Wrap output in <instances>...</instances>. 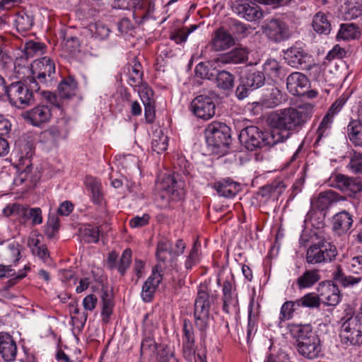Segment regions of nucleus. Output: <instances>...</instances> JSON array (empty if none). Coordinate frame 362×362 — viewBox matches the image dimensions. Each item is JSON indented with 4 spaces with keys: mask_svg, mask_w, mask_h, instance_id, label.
I'll use <instances>...</instances> for the list:
<instances>
[{
    "mask_svg": "<svg viewBox=\"0 0 362 362\" xmlns=\"http://www.w3.org/2000/svg\"><path fill=\"white\" fill-rule=\"evenodd\" d=\"M313 105L305 103L298 108H286L277 111L272 117L274 126L273 129H278L281 135L290 134L293 131L301 127L312 116Z\"/></svg>",
    "mask_w": 362,
    "mask_h": 362,
    "instance_id": "f257e3e1",
    "label": "nucleus"
},
{
    "mask_svg": "<svg viewBox=\"0 0 362 362\" xmlns=\"http://www.w3.org/2000/svg\"><path fill=\"white\" fill-rule=\"evenodd\" d=\"M288 138V134L281 135L278 129L270 132H263L257 127L249 126L244 128L239 135L240 141L249 151H255L264 147H271L284 142Z\"/></svg>",
    "mask_w": 362,
    "mask_h": 362,
    "instance_id": "f03ea898",
    "label": "nucleus"
},
{
    "mask_svg": "<svg viewBox=\"0 0 362 362\" xmlns=\"http://www.w3.org/2000/svg\"><path fill=\"white\" fill-rule=\"evenodd\" d=\"M290 331L296 339V349L300 356L308 359H314L320 355V339L310 325H293Z\"/></svg>",
    "mask_w": 362,
    "mask_h": 362,
    "instance_id": "7ed1b4c3",
    "label": "nucleus"
},
{
    "mask_svg": "<svg viewBox=\"0 0 362 362\" xmlns=\"http://www.w3.org/2000/svg\"><path fill=\"white\" fill-rule=\"evenodd\" d=\"M215 300L216 296L211 293L209 285L206 283L201 284L194 301V317L195 326L202 332V336H205L209 327L210 309Z\"/></svg>",
    "mask_w": 362,
    "mask_h": 362,
    "instance_id": "20e7f679",
    "label": "nucleus"
},
{
    "mask_svg": "<svg viewBox=\"0 0 362 362\" xmlns=\"http://www.w3.org/2000/svg\"><path fill=\"white\" fill-rule=\"evenodd\" d=\"M206 141L216 153L224 154L231 142L230 129L226 124L213 122L205 130Z\"/></svg>",
    "mask_w": 362,
    "mask_h": 362,
    "instance_id": "39448f33",
    "label": "nucleus"
},
{
    "mask_svg": "<svg viewBox=\"0 0 362 362\" xmlns=\"http://www.w3.org/2000/svg\"><path fill=\"white\" fill-rule=\"evenodd\" d=\"M348 315H351L343 322L341 327L339 337L342 344L349 345H358L362 343L361 325L357 317L353 316L351 309H349Z\"/></svg>",
    "mask_w": 362,
    "mask_h": 362,
    "instance_id": "423d86ee",
    "label": "nucleus"
},
{
    "mask_svg": "<svg viewBox=\"0 0 362 362\" xmlns=\"http://www.w3.org/2000/svg\"><path fill=\"white\" fill-rule=\"evenodd\" d=\"M337 255V248L329 243L321 241L310 245L306 252L308 264H316L332 262Z\"/></svg>",
    "mask_w": 362,
    "mask_h": 362,
    "instance_id": "0eeeda50",
    "label": "nucleus"
},
{
    "mask_svg": "<svg viewBox=\"0 0 362 362\" xmlns=\"http://www.w3.org/2000/svg\"><path fill=\"white\" fill-rule=\"evenodd\" d=\"M5 95L12 105L18 107H24L34 101L33 95L28 86L21 81L12 83L8 86H6Z\"/></svg>",
    "mask_w": 362,
    "mask_h": 362,
    "instance_id": "6e6552de",
    "label": "nucleus"
},
{
    "mask_svg": "<svg viewBox=\"0 0 362 362\" xmlns=\"http://www.w3.org/2000/svg\"><path fill=\"white\" fill-rule=\"evenodd\" d=\"M329 185L346 193L350 197H355L362 191V178L359 177L333 174L329 179Z\"/></svg>",
    "mask_w": 362,
    "mask_h": 362,
    "instance_id": "1a4fd4ad",
    "label": "nucleus"
},
{
    "mask_svg": "<svg viewBox=\"0 0 362 362\" xmlns=\"http://www.w3.org/2000/svg\"><path fill=\"white\" fill-rule=\"evenodd\" d=\"M214 95L202 94L194 98L191 103V110L196 117L208 120L215 115L216 105L212 97Z\"/></svg>",
    "mask_w": 362,
    "mask_h": 362,
    "instance_id": "9d476101",
    "label": "nucleus"
},
{
    "mask_svg": "<svg viewBox=\"0 0 362 362\" xmlns=\"http://www.w3.org/2000/svg\"><path fill=\"white\" fill-rule=\"evenodd\" d=\"M263 33L271 40L280 42L288 40L291 31L288 25L279 19H271L262 26Z\"/></svg>",
    "mask_w": 362,
    "mask_h": 362,
    "instance_id": "9b49d317",
    "label": "nucleus"
},
{
    "mask_svg": "<svg viewBox=\"0 0 362 362\" xmlns=\"http://www.w3.org/2000/svg\"><path fill=\"white\" fill-rule=\"evenodd\" d=\"M33 74H37V80L47 86L49 83H52L55 74V64L52 59L48 57H44L33 61L31 64Z\"/></svg>",
    "mask_w": 362,
    "mask_h": 362,
    "instance_id": "f8f14e48",
    "label": "nucleus"
},
{
    "mask_svg": "<svg viewBox=\"0 0 362 362\" xmlns=\"http://www.w3.org/2000/svg\"><path fill=\"white\" fill-rule=\"evenodd\" d=\"M284 59L290 66L303 70H309L315 65L312 57L301 47H291L287 49L284 52Z\"/></svg>",
    "mask_w": 362,
    "mask_h": 362,
    "instance_id": "ddd939ff",
    "label": "nucleus"
},
{
    "mask_svg": "<svg viewBox=\"0 0 362 362\" xmlns=\"http://www.w3.org/2000/svg\"><path fill=\"white\" fill-rule=\"evenodd\" d=\"M231 8L234 13L248 21H254L262 17L259 7L247 0L235 1Z\"/></svg>",
    "mask_w": 362,
    "mask_h": 362,
    "instance_id": "4468645a",
    "label": "nucleus"
},
{
    "mask_svg": "<svg viewBox=\"0 0 362 362\" xmlns=\"http://www.w3.org/2000/svg\"><path fill=\"white\" fill-rule=\"evenodd\" d=\"M163 267L157 264L152 271V274L144 282L141 290V298L145 302H150L163 279Z\"/></svg>",
    "mask_w": 362,
    "mask_h": 362,
    "instance_id": "2eb2a0df",
    "label": "nucleus"
},
{
    "mask_svg": "<svg viewBox=\"0 0 362 362\" xmlns=\"http://www.w3.org/2000/svg\"><path fill=\"white\" fill-rule=\"evenodd\" d=\"M25 120L33 126L39 127L42 124L49 121L52 116V110L48 105H37L24 115Z\"/></svg>",
    "mask_w": 362,
    "mask_h": 362,
    "instance_id": "dca6fc26",
    "label": "nucleus"
},
{
    "mask_svg": "<svg viewBox=\"0 0 362 362\" xmlns=\"http://www.w3.org/2000/svg\"><path fill=\"white\" fill-rule=\"evenodd\" d=\"M318 291L320 301L327 306H336L341 301L339 289L334 284H320Z\"/></svg>",
    "mask_w": 362,
    "mask_h": 362,
    "instance_id": "f3484780",
    "label": "nucleus"
},
{
    "mask_svg": "<svg viewBox=\"0 0 362 362\" xmlns=\"http://www.w3.org/2000/svg\"><path fill=\"white\" fill-rule=\"evenodd\" d=\"M0 354L6 362L13 361L17 355V344L7 332H0Z\"/></svg>",
    "mask_w": 362,
    "mask_h": 362,
    "instance_id": "a211bd4d",
    "label": "nucleus"
},
{
    "mask_svg": "<svg viewBox=\"0 0 362 362\" xmlns=\"http://www.w3.org/2000/svg\"><path fill=\"white\" fill-rule=\"evenodd\" d=\"M150 317L151 315L146 313L143 320V327L146 336L141 344L140 352L141 356H151L154 354L158 348L157 344L154 339L151 336L150 333L146 335L147 332H151L150 327L153 325L152 320H150Z\"/></svg>",
    "mask_w": 362,
    "mask_h": 362,
    "instance_id": "6ab92c4d",
    "label": "nucleus"
},
{
    "mask_svg": "<svg viewBox=\"0 0 362 362\" xmlns=\"http://www.w3.org/2000/svg\"><path fill=\"white\" fill-rule=\"evenodd\" d=\"M354 223L353 216L349 211L343 210L332 217V229L338 235L346 233Z\"/></svg>",
    "mask_w": 362,
    "mask_h": 362,
    "instance_id": "aec40b11",
    "label": "nucleus"
},
{
    "mask_svg": "<svg viewBox=\"0 0 362 362\" xmlns=\"http://www.w3.org/2000/svg\"><path fill=\"white\" fill-rule=\"evenodd\" d=\"M67 134L68 130L66 129L62 128L59 124L54 125L40 133V140L44 144L54 146L57 144L61 139L66 137Z\"/></svg>",
    "mask_w": 362,
    "mask_h": 362,
    "instance_id": "412c9836",
    "label": "nucleus"
},
{
    "mask_svg": "<svg viewBox=\"0 0 362 362\" xmlns=\"http://www.w3.org/2000/svg\"><path fill=\"white\" fill-rule=\"evenodd\" d=\"M308 83V78L300 72L291 74L286 80L287 88L293 95H303L300 90L305 88Z\"/></svg>",
    "mask_w": 362,
    "mask_h": 362,
    "instance_id": "4be33fe9",
    "label": "nucleus"
},
{
    "mask_svg": "<svg viewBox=\"0 0 362 362\" xmlns=\"http://www.w3.org/2000/svg\"><path fill=\"white\" fill-rule=\"evenodd\" d=\"M182 332L184 335L182 346L185 354L191 356L194 354V334L192 322L185 319L182 325Z\"/></svg>",
    "mask_w": 362,
    "mask_h": 362,
    "instance_id": "5701e85b",
    "label": "nucleus"
},
{
    "mask_svg": "<svg viewBox=\"0 0 362 362\" xmlns=\"http://www.w3.org/2000/svg\"><path fill=\"white\" fill-rule=\"evenodd\" d=\"M234 44L233 36L223 29H218L212 40V47L216 51L228 49Z\"/></svg>",
    "mask_w": 362,
    "mask_h": 362,
    "instance_id": "b1692460",
    "label": "nucleus"
},
{
    "mask_svg": "<svg viewBox=\"0 0 362 362\" xmlns=\"http://www.w3.org/2000/svg\"><path fill=\"white\" fill-rule=\"evenodd\" d=\"M214 188L219 196L229 198L236 194L238 191V185L230 178H227L214 182Z\"/></svg>",
    "mask_w": 362,
    "mask_h": 362,
    "instance_id": "393cba45",
    "label": "nucleus"
},
{
    "mask_svg": "<svg viewBox=\"0 0 362 362\" xmlns=\"http://www.w3.org/2000/svg\"><path fill=\"white\" fill-rule=\"evenodd\" d=\"M332 278L344 288L354 286L359 284L362 280V277L346 275L340 264L336 265L335 269L332 272Z\"/></svg>",
    "mask_w": 362,
    "mask_h": 362,
    "instance_id": "a878e982",
    "label": "nucleus"
},
{
    "mask_svg": "<svg viewBox=\"0 0 362 362\" xmlns=\"http://www.w3.org/2000/svg\"><path fill=\"white\" fill-rule=\"evenodd\" d=\"M321 276L318 269L306 270L296 279L299 289L310 288L320 281Z\"/></svg>",
    "mask_w": 362,
    "mask_h": 362,
    "instance_id": "bb28decb",
    "label": "nucleus"
},
{
    "mask_svg": "<svg viewBox=\"0 0 362 362\" xmlns=\"http://www.w3.org/2000/svg\"><path fill=\"white\" fill-rule=\"evenodd\" d=\"M344 199L343 197L339 196L335 192L329 190L320 194L316 200L315 205L319 210L323 211L330 207L334 202Z\"/></svg>",
    "mask_w": 362,
    "mask_h": 362,
    "instance_id": "cd10ccee",
    "label": "nucleus"
},
{
    "mask_svg": "<svg viewBox=\"0 0 362 362\" xmlns=\"http://www.w3.org/2000/svg\"><path fill=\"white\" fill-rule=\"evenodd\" d=\"M85 183L87 188L90 191L93 202L96 204H100L103 199L100 181L96 177L87 176Z\"/></svg>",
    "mask_w": 362,
    "mask_h": 362,
    "instance_id": "c85d7f7f",
    "label": "nucleus"
},
{
    "mask_svg": "<svg viewBox=\"0 0 362 362\" xmlns=\"http://www.w3.org/2000/svg\"><path fill=\"white\" fill-rule=\"evenodd\" d=\"M240 78L246 83V86L250 87L252 90L261 87L265 81L264 74L255 70H250Z\"/></svg>",
    "mask_w": 362,
    "mask_h": 362,
    "instance_id": "c756f323",
    "label": "nucleus"
},
{
    "mask_svg": "<svg viewBox=\"0 0 362 362\" xmlns=\"http://www.w3.org/2000/svg\"><path fill=\"white\" fill-rule=\"evenodd\" d=\"M312 27L320 34L327 35L331 30V24L327 16L322 12H317L313 18Z\"/></svg>",
    "mask_w": 362,
    "mask_h": 362,
    "instance_id": "7c9ffc66",
    "label": "nucleus"
},
{
    "mask_svg": "<svg viewBox=\"0 0 362 362\" xmlns=\"http://www.w3.org/2000/svg\"><path fill=\"white\" fill-rule=\"evenodd\" d=\"M247 52L244 48H235L221 57L224 64H238L247 59Z\"/></svg>",
    "mask_w": 362,
    "mask_h": 362,
    "instance_id": "2f4dec72",
    "label": "nucleus"
},
{
    "mask_svg": "<svg viewBox=\"0 0 362 362\" xmlns=\"http://www.w3.org/2000/svg\"><path fill=\"white\" fill-rule=\"evenodd\" d=\"M173 243L168 240H162L157 245L156 257L158 263L161 265V262H165L168 257H173Z\"/></svg>",
    "mask_w": 362,
    "mask_h": 362,
    "instance_id": "473e14b6",
    "label": "nucleus"
},
{
    "mask_svg": "<svg viewBox=\"0 0 362 362\" xmlns=\"http://www.w3.org/2000/svg\"><path fill=\"white\" fill-rule=\"evenodd\" d=\"M101 298L103 302V320L105 322H107L112 313V308L114 305L112 301V295L110 292H109L108 288L107 286H103L102 287Z\"/></svg>",
    "mask_w": 362,
    "mask_h": 362,
    "instance_id": "72a5a7b5",
    "label": "nucleus"
},
{
    "mask_svg": "<svg viewBox=\"0 0 362 362\" xmlns=\"http://www.w3.org/2000/svg\"><path fill=\"white\" fill-rule=\"evenodd\" d=\"M28 245L31 249L33 254L46 262L49 257L47 246L41 244L37 237H30L28 240Z\"/></svg>",
    "mask_w": 362,
    "mask_h": 362,
    "instance_id": "f704fd0d",
    "label": "nucleus"
},
{
    "mask_svg": "<svg viewBox=\"0 0 362 362\" xmlns=\"http://www.w3.org/2000/svg\"><path fill=\"white\" fill-rule=\"evenodd\" d=\"M347 131L350 141L355 146L362 147V122L359 120L351 121L347 127Z\"/></svg>",
    "mask_w": 362,
    "mask_h": 362,
    "instance_id": "c9c22d12",
    "label": "nucleus"
},
{
    "mask_svg": "<svg viewBox=\"0 0 362 362\" xmlns=\"http://www.w3.org/2000/svg\"><path fill=\"white\" fill-rule=\"evenodd\" d=\"M76 87L77 83L73 78H66L59 84L58 94L62 98H70L75 95Z\"/></svg>",
    "mask_w": 362,
    "mask_h": 362,
    "instance_id": "e433bc0d",
    "label": "nucleus"
},
{
    "mask_svg": "<svg viewBox=\"0 0 362 362\" xmlns=\"http://www.w3.org/2000/svg\"><path fill=\"white\" fill-rule=\"evenodd\" d=\"M360 36L358 28L354 23H342L337 33V38L344 40H354Z\"/></svg>",
    "mask_w": 362,
    "mask_h": 362,
    "instance_id": "4c0bfd02",
    "label": "nucleus"
},
{
    "mask_svg": "<svg viewBox=\"0 0 362 362\" xmlns=\"http://www.w3.org/2000/svg\"><path fill=\"white\" fill-rule=\"evenodd\" d=\"M286 188V185L281 180H274L271 184L267 185L261 188L260 193L262 196H272L278 198Z\"/></svg>",
    "mask_w": 362,
    "mask_h": 362,
    "instance_id": "58836bf2",
    "label": "nucleus"
},
{
    "mask_svg": "<svg viewBox=\"0 0 362 362\" xmlns=\"http://www.w3.org/2000/svg\"><path fill=\"white\" fill-rule=\"evenodd\" d=\"M215 81L218 88L228 90L233 88L235 76L227 71H221L216 74Z\"/></svg>",
    "mask_w": 362,
    "mask_h": 362,
    "instance_id": "ea45409f",
    "label": "nucleus"
},
{
    "mask_svg": "<svg viewBox=\"0 0 362 362\" xmlns=\"http://www.w3.org/2000/svg\"><path fill=\"white\" fill-rule=\"evenodd\" d=\"M333 117V116L328 113L324 116L316 132L315 144H318L323 138L329 135Z\"/></svg>",
    "mask_w": 362,
    "mask_h": 362,
    "instance_id": "a19ab883",
    "label": "nucleus"
},
{
    "mask_svg": "<svg viewBox=\"0 0 362 362\" xmlns=\"http://www.w3.org/2000/svg\"><path fill=\"white\" fill-rule=\"evenodd\" d=\"M80 235L86 243H97L99 240L100 230L98 226L85 225L80 228Z\"/></svg>",
    "mask_w": 362,
    "mask_h": 362,
    "instance_id": "79ce46f5",
    "label": "nucleus"
},
{
    "mask_svg": "<svg viewBox=\"0 0 362 362\" xmlns=\"http://www.w3.org/2000/svg\"><path fill=\"white\" fill-rule=\"evenodd\" d=\"M131 69L129 70V84L132 86H138L142 83L143 71L141 64L134 59Z\"/></svg>",
    "mask_w": 362,
    "mask_h": 362,
    "instance_id": "37998d69",
    "label": "nucleus"
},
{
    "mask_svg": "<svg viewBox=\"0 0 362 362\" xmlns=\"http://www.w3.org/2000/svg\"><path fill=\"white\" fill-rule=\"evenodd\" d=\"M168 146V138L161 131L155 132L153 136L151 148L157 153L164 152Z\"/></svg>",
    "mask_w": 362,
    "mask_h": 362,
    "instance_id": "c03bdc74",
    "label": "nucleus"
},
{
    "mask_svg": "<svg viewBox=\"0 0 362 362\" xmlns=\"http://www.w3.org/2000/svg\"><path fill=\"white\" fill-rule=\"evenodd\" d=\"M28 207L19 204H12L8 205L4 210L6 216H17L21 223H26V216Z\"/></svg>",
    "mask_w": 362,
    "mask_h": 362,
    "instance_id": "a18cd8bd",
    "label": "nucleus"
},
{
    "mask_svg": "<svg viewBox=\"0 0 362 362\" xmlns=\"http://www.w3.org/2000/svg\"><path fill=\"white\" fill-rule=\"evenodd\" d=\"M15 23L18 30L27 31L33 25V18L25 12L18 13L16 17Z\"/></svg>",
    "mask_w": 362,
    "mask_h": 362,
    "instance_id": "49530a36",
    "label": "nucleus"
},
{
    "mask_svg": "<svg viewBox=\"0 0 362 362\" xmlns=\"http://www.w3.org/2000/svg\"><path fill=\"white\" fill-rule=\"evenodd\" d=\"M90 30L93 37L99 40L106 39L110 33V28L101 22H97L94 25H90Z\"/></svg>",
    "mask_w": 362,
    "mask_h": 362,
    "instance_id": "de8ad7c7",
    "label": "nucleus"
},
{
    "mask_svg": "<svg viewBox=\"0 0 362 362\" xmlns=\"http://www.w3.org/2000/svg\"><path fill=\"white\" fill-rule=\"evenodd\" d=\"M45 46L40 42L34 41L27 42L25 45L24 52L26 58L33 57L43 53Z\"/></svg>",
    "mask_w": 362,
    "mask_h": 362,
    "instance_id": "09e8293b",
    "label": "nucleus"
},
{
    "mask_svg": "<svg viewBox=\"0 0 362 362\" xmlns=\"http://www.w3.org/2000/svg\"><path fill=\"white\" fill-rule=\"evenodd\" d=\"M223 310L230 313L238 310V300L237 294H225L223 297Z\"/></svg>",
    "mask_w": 362,
    "mask_h": 362,
    "instance_id": "8fccbe9b",
    "label": "nucleus"
},
{
    "mask_svg": "<svg viewBox=\"0 0 362 362\" xmlns=\"http://www.w3.org/2000/svg\"><path fill=\"white\" fill-rule=\"evenodd\" d=\"M59 230V218L55 215H49L45 228V233L49 239L53 238Z\"/></svg>",
    "mask_w": 362,
    "mask_h": 362,
    "instance_id": "3c124183",
    "label": "nucleus"
},
{
    "mask_svg": "<svg viewBox=\"0 0 362 362\" xmlns=\"http://www.w3.org/2000/svg\"><path fill=\"white\" fill-rule=\"evenodd\" d=\"M132 255V252L129 248L124 250L122 254L117 267V270L122 275H124L125 274L127 269L129 267L131 264Z\"/></svg>",
    "mask_w": 362,
    "mask_h": 362,
    "instance_id": "603ef678",
    "label": "nucleus"
},
{
    "mask_svg": "<svg viewBox=\"0 0 362 362\" xmlns=\"http://www.w3.org/2000/svg\"><path fill=\"white\" fill-rule=\"evenodd\" d=\"M300 299L302 307L304 308H318L320 305V296L314 293H307Z\"/></svg>",
    "mask_w": 362,
    "mask_h": 362,
    "instance_id": "864d4df0",
    "label": "nucleus"
},
{
    "mask_svg": "<svg viewBox=\"0 0 362 362\" xmlns=\"http://www.w3.org/2000/svg\"><path fill=\"white\" fill-rule=\"evenodd\" d=\"M348 167L354 173H362V154L354 152L351 156Z\"/></svg>",
    "mask_w": 362,
    "mask_h": 362,
    "instance_id": "5fc2aeb1",
    "label": "nucleus"
},
{
    "mask_svg": "<svg viewBox=\"0 0 362 362\" xmlns=\"http://www.w3.org/2000/svg\"><path fill=\"white\" fill-rule=\"evenodd\" d=\"M257 331L256 317L252 315V302L249 305L248 323L247 329V340L250 342Z\"/></svg>",
    "mask_w": 362,
    "mask_h": 362,
    "instance_id": "6e6d98bb",
    "label": "nucleus"
},
{
    "mask_svg": "<svg viewBox=\"0 0 362 362\" xmlns=\"http://www.w3.org/2000/svg\"><path fill=\"white\" fill-rule=\"evenodd\" d=\"M6 255L12 262H17L20 259V245L17 242H12L7 245L6 250Z\"/></svg>",
    "mask_w": 362,
    "mask_h": 362,
    "instance_id": "4d7b16f0",
    "label": "nucleus"
},
{
    "mask_svg": "<svg viewBox=\"0 0 362 362\" xmlns=\"http://www.w3.org/2000/svg\"><path fill=\"white\" fill-rule=\"evenodd\" d=\"M199 262V251L196 244L194 245L190 250L189 255L185 262V267L186 269H191L194 265Z\"/></svg>",
    "mask_w": 362,
    "mask_h": 362,
    "instance_id": "13d9d810",
    "label": "nucleus"
},
{
    "mask_svg": "<svg viewBox=\"0 0 362 362\" xmlns=\"http://www.w3.org/2000/svg\"><path fill=\"white\" fill-rule=\"evenodd\" d=\"M295 310L291 306V300L283 303L280 310L279 319L281 321L289 320L293 317Z\"/></svg>",
    "mask_w": 362,
    "mask_h": 362,
    "instance_id": "bf43d9fd",
    "label": "nucleus"
},
{
    "mask_svg": "<svg viewBox=\"0 0 362 362\" xmlns=\"http://www.w3.org/2000/svg\"><path fill=\"white\" fill-rule=\"evenodd\" d=\"M29 220H31L32 223L33 225L40 224L42 222V210L37 208H28L27 216H26V222Z\"/></svg>",
    "mask_w": 362,
    "mask_h": 362,
    "instance_id": "052dcab7",
    "label": "nucleus"
},
{
    "mask_svg": "<svg viewBox=\"0 0 362 362\" xmlns=\"http://www.w3.org/2000/svg\"><path fill=\"white\" fill-rule=\"evenodd\" d=\"M195 74L197 77L201 78H206L211 80L214 78V74L210 72L208 66L205 65L204 62L199 63L195 67Z\"/></svg>",
    "mask_w": 362,
    "mask_h": 362,
    "instance_id": "680f3d73",
    "label": "nucleus"
},
{
    "mask_svg": "<svg viewBox=\"0 0 362 362\" xmlns=\"http://www.w3.org/2000/svg\"><path fill=\"white\" fill-rule=\"evenodd\" d=\"M158 362H178L177 359L168 346H165L159 352L158 356Z\"/></svg>",
    "mask_w": 362,
    "mask_h": 362,
    "instance_id": "e2e57ef3",
    "label": "nucleus"
},
{
    "mask_svg": "<svg viewBox=\"0 0 362 362\" xmlns=\"http://www.w3.org/2000/svg\"><path fill=\"white\" fill-rule=\"evenodd\" d=\"M253 90L246 86V83L240 78V83L235 90V95L239 100H243L248 96Z\"/></svg>",
    "mask_w": 362,
    "mask_h": 362,
    "instance_id": "0e129e2a",
    "label": "nucleus"
},
{
    "mask_svg": "<svg viewBox=\"0 0 362 362\" xmlns=\"http://www.w3.org/2000/svg\"><path fill=\"white\" fill-rule=\"evenodd\" d=\"M149 215L144 214L142 216H134L129 221V226L132 228H141L146 226L149 221Z\"/></svg>",
    "mask_w": 362,
    "mask_h": 362,
    "instance_id": "69168bd1",
    "label": "nucleus"
},
{
    "mask_svg": "<svg viewBox=\"0 0 362 362\" xmlns=\"http://www.w3.org/2000/svg\"><path fill=\"white\" fill-rule=\"evenodd\" d=\"M362 15V4H356L348 8L345 13V18L347 19H353L358 18Z\"/></svg>",
    "mask_w": 362,
    "mask_h": 362,
    "instance_id": "338daca9",
    "label": "nucleus"
},
{
    "mask_svg": "<svg viewBox=\"0 0 362 362\" xmlns=\"http://www.w3.org/2000/svg\"><path fill=\"white\" fill-rule=\"evenodd\" d=\"M190 31H186L185 28L180 29L170 34V38L177 44L184 42L187 40Z\"/></svg>",
    "mask_w": 362,
    "mask_h": 362,
    "instance_id": "774afa93",
    "label": "nucleus"
}]
</instances>
